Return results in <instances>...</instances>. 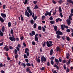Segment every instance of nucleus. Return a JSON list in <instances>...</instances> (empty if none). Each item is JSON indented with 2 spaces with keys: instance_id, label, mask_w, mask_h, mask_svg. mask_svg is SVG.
Masks as SVG:
<instances>
[{
  "instance_id": "obj_43",
  "label": "nucleus",
  "mask_w": 73,
  "mask_h": 73,
  "mask_svg": "<svg viewBox=\"0 0 73 73\" xmlns=\"http://www.w3.org/2000/svg\"><path fill=\"white\" fill-rule=\"evenodd\" d=\"M64 28H66L67 29H68V27L67 26H65V25H63Z\"/></svg>"
},
{
  "instance_id": "obj_61",
  "label": "nucleus",
  "mask_w": 73,
  "mask_h": 73,
  "mask_svg": "<svg viewBox=\"0 0 73 73\" xmlns=\"http://www.w3.org/2000/svg\"><path fill=\"white\" fill-rule=\"evenodd\" d=\"M52 3L54 4H56L57 2H56L55 1H52Z\"/></svg>"
},
{
  "instance_id": "obj_27",
  "label": "nucleus",
  "mask_w": 73,
  "mask_h": 73,
  "mask_svg": "<svg viewBox=\"0 0 73 73\" xmlns=\"http://www.w3.org/2000/svg\"><path fill=\"white\" fill-rule=\"evenodd\" d=\"M69 71H70V70L68 68H67L66 70V73H68L69 72Z\"/></svg>"
},
{
  "instance_id": "obj_63",
  "label": "nucleus",
  "mask_w": 73,
  "mask_h": 73,
  "mask_svg": "<svg viewBox=\"0 0 73 73\" xmlns=\"http://www.w3.org/2000/svg\"><path fill=\"white\" fill-rule=\"evenodd\" d=\"M9 48L11 49H13V47L11 46H9Z\"/></svg>"
},
{
  "instance_id": "obj_39",
  "label": "nucleus",
  "mask_w": 73,
  "mask_h": 73,
  "mask_svg": "<svg viewBox=\"0 0 73 73\" xmlns=\"http://www.w3.org/2000/svg\"><path fill=\"white\" fill-rule=\"evenodd\" d=\"M54 29L56 31H57V27L56 26H55L54 27Z\"/></svg>"
},
{
  "instance_id": "obj_41",
  "label": "nucleus",
  "mask_w": 73,
  "mask_h": 73,
  "mask_svg": "<svg viewBox=\"0 0 73 73\" xmlns=\"http://www.w3.org/2000/svg\"><path fill=\"white\" fill-rule=\"evenodd\" d=\"M13 29H11V30L10 32H11V33L12 34V35H13Z\"/></svg>"
},
{
  "instance_id": "obj_47",
  "label": "nucleus",
  "mask_w": 73,
  "mask_h": 73,
  "mask_svg": "<svg viewBox=\"0 0 73 73\" xmlns=\"http://www.w3.org/2000/svg\"><path fill=\"white\" fill-rule=\"evenodd\" d=\"M0 35L2 36H3V33L2 32H1L0 33Z\"/></svg>"
},
{
  "instance_id": "obj_36",
  "label": "nucleus",
  "mask_w": 73,
  "mask_h": 73,
  "mask_svg": "<svg viewBox=\"0 0 73 73\" xmlns=\"http://www.w3.org/2000/svg\"><path fill=\"white\" fill-rule=\"evenodd\" d=\"M27 2H28V0H25L24 3V5H25L27 4Z\"/></svg>"
},
{
  "instance_id": "obj_50",
  "label": "nucleus",
  "mask_w": 73,
  "mask_h": 73,
  "mask_svg": "<svg viewBox=\"0 0 73 73\" xmlns=\"http://www.w3.org/2000/svg\"><path fill=\"white\" fill-rule=\"evenodd\" d=\"M34 4H37V1H33Z\"/></svg>"
},
{
  "instance_id": "obj_57",
  "label": "nucleus",
  "mask_w": 73,
  "mask_h": 73,
  "mask_svg": "<svg viewBox=\"0 0 73 73\" xmlns=\"http://www.w3.org/2000/svg\"><path fill=\"white\" fill-rule=\"evenodd\" d=\"M43 31L45 32V29L43 27H42Z\"/></svg>"
},
{
  "instance_id": "obj_46",
  "label": "nucleus",
  "mask_w": 73,
  "mask_h": 73,
  "mask_svg": "<svg viewBox=\"0 0 73 73\" xmlns=\"http://www.w3.org/2000/svg\"><path fill=\"white\" fill-rule=\"evenodd\" d=\"M38 8V6H37V5H35V7L34 8V9H37V8Z\"/></svg>"
},
{
  "instance_id": "obj_23",
  "label": "nucleus",
  "mask_w": 73,
  "mask_h": 73,
  "mask_svg": "<svg viewBox=\"0 0 73 73\" xmlns=\"http://www.w3.org/2000/svg\"><path fill=\"white\" fill-rule=\"evenodd\" d=\"M50 23L51 24H54L55 22L54 21H50Z\"/></svg>"
},
{
  "instance_id": "obj_38",
  "label": "nucleus",
  "mask_w": 73,
  "mask_h": 73,
  "mask_svg": "<svg viewBox=\"0 0 73 73\" xmlns=\"http://www.w3.org/2000/svg\"><path fill=\"white\" fill-rule=\"evenodd\" d=\"M60 18H58L56 20V21L57 22V23H58V22L59 21H60Z\"/></svg>"
},
{
  "instance_id": "obj_19",
  "label": "nucleus",
  "mask_w": 73,
  "mask_h": 73,
  "mask_svg": "<svg viewBox=\"0 0 73 73\" xmlns=\"http://www.w3.org/2000/svg\"><path fill=\"white\" fill-rule=\"evenodd\" d=\"M21 66H23L24 67V68H25V66H26V65H25V63H21Z\"/></svg>"
},
{
  "instance_id": "obj_20",
  "label": "nucleus",
  "mask_w": 73,
  "mask_h": 73,
  "mask_svg": "<svg viewBox=\"0 0 73 73\" xmlns=\"http://www.w3.org/2000/svg\"><path fill=\"white\" fill-rule=\"evenodd\" d=\"M61 28L62 31L64 30V29H65L64 28V25H61Z\"/></svg>"
},
{
  "instance_id": "obj_37",
  "label": "nucleus",
  "mask_w": 73,
  "mask_h": 73,
  "mask_svg": "<svg viewBox=\"0 0 73 73\" xmlns=\"http://www.w3.org/2000/svg\"><path fill=\"white\" fill-rule=\"evenodd\" d=\"M44 42V43L42 45L43 47H44V46H45V45H46V42Z\"/></svg>"
},
{
  "instance_id": "obj_30",
  "label": "nucleus",
  "mask_w": 73,
  "mask_h": 73,
  "mask_svg": "<svg viewBox=\"0 0 73 73\" xmlns=\"http://www.w3.org/2000/svg\"><path fill=\"white\" fill-rule=\"evenodd\" d=\"M23 56H24V58H28V56H27V55H26V54H24L23 55Z\"/></svg>"
},
{
  "instance_id": "obj_25",
  "label": "nucleus",
  "mask_w": 73,
  "mask_h": 73,
  "mask_svg": "<svg viewBox=\"0 0 73 73\" xmlns=\"http://www.w3.org/2000/svg\"><path fill=\"white\" fill-rule=\"evenodd\" d=\"M59 12L60 13L62 11V10H61V8L60 7H59Z\"/></svg>"
},
{
  "instance_id": "obj_32",
  "label": "nucleus",
  "mask_w": 73,
  "mask_h": 73,
  "mask_svg": "<svg viewBox=\"0 0 73 73\" xmlns=\"http://www.w3.org/2000/svg\"><path fill=\"white\" fill-rule=\"evenodd\" d=\"M63 68L65 70H66V65L65 64H64V65Z\"/></svg>"
},
{
  "instance_id": "obj_11",
  "label": "nucleus",
  "mask_w": 73,
  "mask_h": 73,
  "mask_svg": "<svg viewBox=\"0 0 73 73\" xmlns=\"http://www.w3.org/2000/svg\"><path fill=\"white\" fill-rule=\"evenodd\" d=\"M56 50H57V52H58V51L59 52H60L61 50V49H60V48L59 47H57L56 48Z\"/></svg>"
},
{
  "instance_id": "obj_53",
  "label": "nucleus",
  "mask_w": 73,
  "mask_h": 73,
  "mask_svg": "<svg viewBox=\"0 0 73 73\" xmlns=\"http://www.w3.org/2000/svg\"><path fill=\"white\" fill-rule=\"evenodd\" d=\"M25 61L27 62L28 63L29 62V60H28V59H25Z\"/></svg>"
},
{
  "instance_id": "obj_34",
  "label": "nucleus",
  "mask_w": 73,
  "mask_h": 73,
  "mask_svg": "<svg viewBox=\"0 0 73 73\" xmlns=\"http://www.w3.org/2000/svg\"><path fill=\"white\" fill-rule=\"evenodd\" d=\"M33 18L35 20H36V19H37V16H36L35 17H34Z\"/></svg>"
},
{
  "instance_id": "obj_44",
  "label": "nucleus",
  "mask_w": 73,
  "mask_h": 73,
  "mask_svg": "<svg viewBox=\"0 0 73 73\" xmlns=\"http://www.w3.org/2000/svg\"><path fill=\"white\" fill-rule=\"evenodd\" d=\"M35 40L36 41H38V37H35Z\"/></svg>"
},
{
  "instance_id": "obj_12",
  "label": "nucleus",
  "mask_w": 73,
  "mask_h": 73,
  "mask_svg": "<svg viewBox=\"0 0 73 73\" xmlns=\"http://www.w3.org/2000/svg\"><path fill=\"white\" fill-rule=\"evenodd\" d=\"M70 59H69V60H67L66 61V64L67 65H69V64H70Z\"/></svg>"
},
{
  "instance_id": "obj_52",
  "label": "nucleus",
  "mask_w": 73,
  "mask_h": 73,
  "mask_svg": "<svg viewBox=\"0 0 73 73\" xmlns=\"http://www.w3.org/2000/svg\"><path fill=\"white\" fill-rule=\"evenodd\" d=\"M66 32H70V29H68L66 30Z\"/></svg>"
},
{
  "instance_id": "obj_56",
  "label": "nucleus",
  "mask_w": 73,
  "mask_h": 73,
  "mask_svg": "<svg viewBox=\"0 0 73 73\" xmlns=\"http://www.w3.org/2000/svg\"><path fill=\"white\" fill-rule=\"evenodd\" d=\"M49 19L50 20H53V17H51L49 18Z\"/></svg>"
},
{
  "instance_id": "obj_28",
  "label": "nucleus",
  "mask_w": 73,
  "mask_h": 73,
  "mask_svg": "<svg viewBox=\"0 0 73 73\" xmlns=\"http://www.w3.org/2000/svg\"><path fill=\"white\" fill-rule=\"evenodd\" d=\"M68 19L70 20H72V16H69Z\"/></svg>"
},
{
  "instance_id": "obj_14",
  "label": "nucleus",
  "mask_w": 73,
  "mask_h": 73,
  "mask_svg": "<svg viewBox=\"0 0 73 73\" xmlns=\"http://www.w3.org/2000/svg\"><path fill=\"white\" fill-rule=\"evenodd\" d=\"M0 21L2 22V23H3L4 22V19L2 17H0Z\"/></svg>"
},
{
  "instance_id": "obj_15",
  "label": "nucleus",
  "mask_w": 73,
  "mask_h": 73,
  "mask_svg": "<svg viewBox=\"0 0 73 73\" xmlns=\"http://www.w3.org/2000/svg\"><path fill=\"white\" fill-rule=\"evenodd\" d=\"M55 61L57 63V64L58 65V63H59V61H58V60L57 59L55 58Z\"/></svg>"
},
{
  "instance_id": "obj_13",
  "label": "nucleus",
  "mask_w": 73,
  "mask_h": 73,
  "mask_svg": "<svg viewBox=\"0 0 73 73\" xmlns=\"http://www.w3.org/2000/svg\"><path fill=\"white\" fill-rule=\"evenodd\" d=\"M53 49L51 50L50 52V55H52V54H53Z\"/></svg>"
},
{
  "instance_id": "obj_26",
  "label": "nucleus",
  "mask_w": 73,
  "mask_h": 73,
  "mask_svg": "<svg viewBox=\"0 0 73 73\" xmlns=\"http://www.w3.org/2000/svg\"><path fill=\"white\" fill-rule=\"evenodd\" d=\"M8 26L9 27H11V23L10 22H9L8 23Z\"/></svg>"
},
{
  "instance_id": "obj_5",
  "label": "nucleus",
  "mask_w": 73,
  "mask_h": 73,
  "mask_svg": "<svg viewBox=\"0 0 73 73\" xmlns=\"http://www.w3.org/2000/svg\"><path fill=\"white\" fill-rule=\"evenodd\" d=\"M9 39L11 41H16V39L14 37L11 36L9 38Z\"/></svg>"
},
{
  "instance_id": "obj_40",
  "label": "nucleus",
  "mask_w": 73,
  "mask_h": 73,
  "mask_svg": "<svg viewBox=\"0 0 73 73\" xmlns=\"http://www.w3.org/2000/svg\"><path fill=\"white\" fill-rule=\"evenodd\" d=\"M54 57L53 56H52L51 58H50V60H53L54 59Z\"/></svg>"
},
{
  "instance_id": "obj_35",
  "label": "nucleus",
  "mask_w": 73,
  "mask_h": 73,
  "mask_svg": "<svg viewBox=\"0 0 73 73\" xmlns=\"http://www.w3.org/2000/svg\"><path fill=\"white\" fill-rule=\"evenodd\" d=\"M21 21H23V20H24V18L23 17V16H22V15H21Z\"/></svg>"
},
{
  "instance_id": "obj_60",
  "label": "nucleus",
  "mask_w": 73,
  "mask_h": 73,
  "mask_svg": "<svg viewBox=\"0 0 73 73\" xmlns=\"http://www.w3.org/2000/svg\"><path fill=\"white\" fill-rule=\"evenodd\" d=\"M56 68L57 69V70H59V69H60V68L58 66H57L56 67Z\"/></svg>"
},
{
  "instance_id": "obj_59",
  "label": "nucleus",
  "mask_w": 73,
  "mask_h": 73,
  "mask_svg": "<svg viewBox=\"0 0 73 73\" xmlns=\"http://www.w3.org/2000/svg\"><path fill=\"white\" fill-rule=\"evenodd\" d=\"M42 20H44L45 19V16L44 15L42 16Z\"/></svg>"
},
{
  "instance_id": "obj_58",
  "label": "nucleus",
  "mask_w": 73,
  "mask_h": 73,
  "mask_svg": "<svg viewBox=\"0 0 73 73\" xmlns=\"http://www.w3.org/2000/svg\"><path fill=\"white\" fill-rule=\"evenodd\" d=\"M56 37H57V38H60V35H57V36H56Z\"/></svg>"
},
{
  "instance_id": "obj_29",
  "label": "nucleus",
  "mask_w": 73,
  "mask_h": 73,
  "mask_svg": "<svg viewBox=\"0 0 73 73\" xmlns=\"http://www.w3.org/2000/svg\"><path fill=\"white\" fill-rule=\"evenodd\" d=\"M66 40H67V41H69V40H70V38H69V37H68V36H66Z\"/></svg>"
},
{
  "instance_id": "obj_6",
  "label": "nucleus",
  "mask_w": 73,
  "mask_h": 73,
  "mask_svg": "<svg viewBox=\"0 0 73 73\" xmlns=\"http://www.w3.org/2000/svg\"><path fill=\"white\" fill-rule=\"evenodd\" d=\"M56 35H62V33L59 30L57 31L56 32Z\"/></svg>"
},
{
  "instance_id": "obj_17",
  "label": "nucleus",
  "mask_w": 73,
  "mask_h": 73,
  "mask_svg": "<svg viewBox=\"0 0 73 73\" xmlns=\"http://www.w3.org/2000/svg\"><path fill=\"white\" fill-rule=\"evenodd\" d=\"M58 2L59 4H62L64 3V1L62 0H60L58 1Z\"/></svg>"
},
{
  "instance_id": "obj_54",
  "label": "nucleus",
  "mask_w": 73,
  "mask_h": 73,
  "mask_svg": "<svg viewBox=\"0 0 73 73\" xmlns=\"http://www.w3.org/2000/svg\"><path fill=\"white\" fill-rule=\"evenodd\" d=\"M32 44L33 45H36V43L34 42H32Z\"/></svg>"
},
{
  "instance_id": "obj_48",
  "label": "nucleus",
  "mask_w": 73,
  "mask_h": 73,
  "mask_svg": "<svg viewBox=\"0 0 73 73\" xmlns=\"http://www.w3.org/2000/svg\"><path fill=\"white\" fill-rule=\"evenodd\" d=\"M51 63L52 65H53V64H54V62H53V60H51Z\"/></svg>"
},
{
  "instance_id": "obj_42",
  "label": "nucleus",
  "mask_w": 73,
  "mask_h": 73,
  "mask_svg": "<svg viewBox=\"0 0 73 73\" xmlns=\"http://www.w3.org/2000/svg\"><path fill=\"white\" fill-rule=\"evenodd\" d=\"M26 65L28 66H31V64L29 63H28L26 64Z\"/></svg>"
},
{
  "instance_id": "obj_1",
  "label": "nucleus",
  "mask_w": 73,
  "mask_h": 73,
  "mask_svg": "<svg viewBox=\"0 0 73 73\" xmlns=\"http://www.w3.org/2000/svg\"><path fill=\"white\" fill-rule=\"evenodd\" d=\"M27 9L29 13L27 12V11H26L25 12V16H27L28 17H29L30 16H32L33 14V11H32L31 9H30V7H27ZM29 13H30V15Z\"/></svg>"
},
{
  "instance_id": "obj_21",
  "label": "nucleus",
  "mask_w": 73,
  "mask_h": 73,
  "mask_svg": "<svg viewBox=\"0 0 73 73\" xmlns=\"http://www.w3.org/2000/svg\"><path fill=\"white\" fill-rule=\"evenodd\" d=\"M29 52V49L28 48H26L25 50V53H28Z\"/></svg>"
},
{
  "instance_id": "obj_8",
  "label": "nucleus",
  "mask_w": 73,
  "mask_h": 73,
  "mask_svg": "<svg viewBox=\"0 0 73 73\" xmlns=\"http://www.w3.org/2000/svg\"><path fill=\"white\" fill-rule=\"evenodd\" d=\"M66 21L68 25L69 26V25H70V24L71 23V22L70 21V20L69 19H67L66 20Z\"/></svg>"
},
{
  "instance_id": "obj_45",
  "label": "nucleus",
  "mask_w": 73,
  "mask_h": 73,
  "mask_svg": "<svg viewBox=\"0 0 73 73\" xmlns=\"http://www.w3.org/2000/svg\"><path fill=\"white\" fill-rule=\"evenodd\" d=\"M36 61L38 62H40V59H38L37 60H36Z\"/></svg>"
},
{
  "instance_id": "obj_24",
  "label": "nucleus",
  "mask_w": 73,
  "mask_h": 73,
  "mask_svg": "<svg viewBox=\"0 0 73 73\" xmlns=\"http://www.w3.org/2000/svg\"><path fill=\"white\" fill-rule=\"evenodd\" d=\"M2 32H4V31H5V29L4 28V27L3 26L2 28Z\"/></svg>"
},
{
  "instance_id": "obj_10",
  "label": "nucleus",
  "mask_w": 73,
  "mask_h": 73,
  "mask_svg": "<svg viewBox=\"0 0 73 73\" xmlns=\"http://www.w3.org/2000/svg\"><path fill=\"white\" fill-rule=\"evenodd\" d=\"M1 16L3 18H5L6 17V15L5 14L1 13Z\"/></svg>"
},
{
  "instance_id": "obj_4",
  "label": "nucleus",
  "mask_w": 73,
  "mask_h": 73,
  "mask_svg": "<svg viewBox=\"0 0 73 73\" xmlns=\"http://www.w3.org/2000/svg\"><path fill=\"white\" fill-rule=\"evenodd\" d=\"M46 61V58L44 57V56H42L41 58V61L42 62H43L44 61L45 62Z\"/></svg>"
},
{
  "instance_id": "obj_7",
  "label": "nucleus",
  "mask_w": 73,
  "mask_h": 73,
  "mask_svg": "<svg viewBox=\"0 0 73 73\" xmlns=\"http://www.w3.org/2000/svg\"><path fill=\"white\" fill-rule=\"evenodd\" d=\"M4 50H5L6 51H8L9 50V47L7 46H6L4 48Z\"/></svg>"
},
{
  "instance_id": "obj_22",
  "label": "nucleus",
  "mask_w": 73,
  "mask_h": 73,
  "mask_svg": "<svg viewBox=\"0 0 73 73\" xmlns=\"http://www.w3.org/2000/svg\"><path fill=\"white\" fill-rule=\"evenodd\" d=\"M31 23L32 24V25H33V24H34V21L33 20H31L30 21Z\"/></svg>"
},
{
  "instance_id": "obj_51",
  "label": "nucleus",
  "mask_w": 73,
  "mask_h": 73,
  "mask_svg": "<svg viewBox=\"0 0 73 73\" xmlns=\"http://www.w3.org/2000/svg\"><path fill=\"white\" fill-rule=\"evenodd\" d=\"M32 33L33 35H35V31H32Z\"/></svg>"
},
{
  "instance_id": "obj_9",
  "label": "nucleus",
  "mask_w": 73,
  "mask_h": 73,
  "mask_svg": "<svg viewBox=\"0 0 73 73\" xmlns=\"http://www.w3.org/2000/svg\"><path fill=\"white\" fill-rule=\"evenodd\" d=\"M46 13L45 14V16H48V15L49 16H51V13L49 12H48V11L46 12Z\"/></svg>"
},
{
  "instance_id": "obj_62",
  "label": "nucleus",
  "mask_w": 73,
  "mask_h": 73,
  "mask_svg": "<svg viewBox=\"0 0 73 73\" xmlns=\"http://www.w3.org/2000/svg\"><path fill=\"white\" fill-rule=\"evenodd\" d=\"M47 65L48 66H49L50 65V63H49V62H48L47 63Z\"/></svg>"
},
{
  "instance_id": "obj_31",
  "label": "nucleus",
  "mask_w": 73,
  "mask_h": 73,
  "mask_svg": "<svg viewBox=\"0 0 73 73\" xmlns=\"http://www.w3.org/2000/svg\"><path fill=\"white\" fill-rule=\"evenodd\" d=\"M37 26V25L36 23H35L34 25V28L35 29H36V26Z\"/></svg>"
},
{
  "instance_id": "obj_3",
  "label": "nucleus",
  "mask_w": 73,
  "mask_h": 73,
  "mask_svg": "<svg viewBox=\"0 0 73 73\" xmlns=\"http://www.w3.org/2000/svg\"><path fill=\"white\" fill-rule=\"evenodd\" d=\"M21 47V44H18V45H17V46L16 47V49L18 52H19V50H20V48Z\"/></svg>"
},
{
  "instance_id": "obj_55",
  "label": "nucleus",
  "mask_w": 73,
  "mask_h": 73,
  "mask_svg": "<svg viewBox=\"0 0 73 73\" xmlns=\"http://www.w3.org/2000/svg\"><path fill=\"white\" fill-rule=\"evenodd\" d=\"M63 63H64V64H65L66 62V60H63Z\"/></svg>"
},
{
  "instance_id": "obj_49",
  "label": "nucleus",
  "mask_w": 73,
  "mask_h": 73,
  "mask_svg": "<svg viewBox=\"0 0 73 73\" xmlns=\"http://www.w3.org/2000/svg\"><path fill=\"white\" fill-rule=\"evenodd\" d=\"M44 69L45 68L44 67H42L40 68V70H44Z\"/></svg>"
},
{
  "instance_id": "obj_2",
  "label": "nucleus",
  "mask_w": 73,
  "mask_h": 73,
  "mask_svg": "<svg viewBox=\"0 0 73 73\" xmlns=\"http://www.w3.org/2000/svg\"><path fill=\"white\" fill-rule=\"evenodd\" d=\"M49 41H47L46 42V45L48 47H50L53 45V44H52L53 43V42L51 41H49Z\"/></svg>"
},
{
  "instance_id": "obj_18",
  "label": "nucleus",
  "mask_w": 73,
  "mask_h": 73,
  "mask_svg": "<svg viewBox=\"0 0 73 73\" xmlns=\"http://www.w3.org/2000/svg\"><path fill=\"white\" fill-rule=\"evenodd\" d=\"M17 50L15 49L14 50L15 53L16 54H17Z\"/></svg>"
},
{
  "instance_id": "obj_64",
  "label": "nucleus",
  "mask_w": 73,
  "mask_h": 73,
  "mask_svg": "<svg viewBox=\"0 0 73 73\" xmlns=\"http://www.w3.org/2000/svg\"><path fill=\"white\" fill-rule=\"evenodd\" d=\"M3 9H5V5H3Z\"/></svg>"
},
{
  "instance_id": "obj_16",
  "label": "nucleus",
  "mask_w": 73,
  "mask_h": 73,
  "mask_svg": "<svg viewBox=\"0 0 73 73\" xmlns=\"http://www.w3.org/2000/svg\"><path fill=\"white\" fill-rule=\"evenodd\" d=\"M67 1L70 3H72V4H73V1H72V0H67Z\"/></svg>"
},
{
  "instance_id": "obj_33",
  "label": "nucleus",
  "mask_w": 73,
  "mask_h": 73,
  "mask_svg": "<svg viewBox=\"0 0 73 73\" xmlns=\"http://www.w3.org/2000/svg\"><path fill=\"white\" fill-rule=\"evenodd\" d=\"M38 30H40V31H41V26H39L38 27Z\"/></svg>"
}]
</instances>
